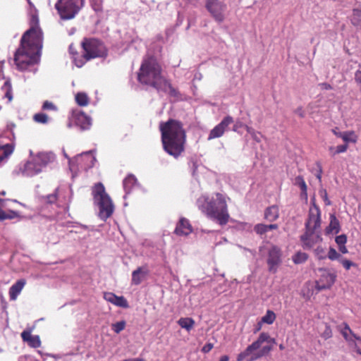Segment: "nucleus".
<instances>
[{
	"instance_id": "f257e3e1",
	"label": "nucleus",
	"mask_w": 361,
	"mask_h": 361,
	"mask_svg": "<svg viewBox=\"0 0 361 361\" xmlns=\"http://www.w3.org/2000/svg\"><path fill=\"white\" fill-rule=\"evenodd\" d=\"M31 23V27L23 34L20 47L14 56L15 63L20 71L26 70L29 66L39 61L42 48V32L35 16H32Z\"/></svg>"
},
{
	"instance_id": "f03ea898",
	"label": "nucleus",
	"mask_w": 361,
	"mask_h": 361,
	"mask_svg": "<svg viewBox=\"0 0 361 361\" xmlns=\"http://www.w3.org/2000/svg\"><path fill=\"white\" fill-rule=\"evenodd\" d=\"M164 149L174 158H178L185 149V132L180 121L169 119L159 124Z\"/></svg>"
},
{
	"instance_id": "7ed1b4c3",
	"label": "nucleus",
	"mask_w": 361,
	"mask_h": 361,
	"mask_svg": "<svg viewBox=\"0 0 361 361\" xmlns=\"http://www.w3.org/2000/svg\"><path fill=\"white\" fill-rule=\"evenodd\" d=\"M197 205L209 218L216 220L220 225H225L228 223L229 214L223 195L217 192L212 197L201 196L197 200Z\"/></svg>"
},
{
	"instance_id": "20e7f679",
	"label": "nucleus",
	"mask_w": 361,
	"mask_h": 361,
	"mask_svg": "<svg viewBox=\"0 0 361 361\" xmlns=\"http://www.w3.org/2000/svg\"><path fill=\"white\" fill-rule=\"evenodd\" d=\"M321 212L318 207H310L308 219L305 223V233L300 236L304 249H312L322 241L320 232Z\"/></svg>"
},
{
	"instance_id": "39448f33",
	"label": "nucleus",
	"mask_w": 361,
	"mask_h": 361,
	"mask_svg": "<svg viewBox=\"0 0 361 361\" xmlns=\"http://www.w3.org/2000/svg\"><path fill=\"white\" fill-rule=\"evenodd\" d=\"M166 78L162 75L161 68L153 57L145 59L137 75L138 81L144 85L157 88H164L163 82Z\"/></svg>"
},
{
	"instance_id": "423d86ee",
	"label": "nucleus",
	"mask_w": 361,
	"mask_h": 361,
	"mask_svg": "<svg viewBox=\"0 0 361 361\" xmlns=\"http://www.w3.org/2000/svg\"><path fill=\"white\" fill-rule=\"evenodd\" d=\"M269 339V334L262 332L257 341L248 345L246 349L238 354L237 361H255L264 356L267 355L271 350V346L264 345L261 348L262 344Z\"/></svg>"
},
{
	"instance_id": "0eeeda50",
	"label": "nucleus",
	"mask_w": 361,
	"mask_h": 361,
	"mask_svg": "<svg viewBox=\"0 0 361 361\" xmlns=\"http://www.w3.org/2000/svg\"><path fill=\"white\" fill-rule=\"evenodd\" d=\"M95 204L99 207V217L105 221L111 216L114 206L102 183L96 184L92 190Z\"/></svg>"
},
{
	"instance_id": "6e6552de",
	"label": "nucleus",
	"mask_w": 361,
	"mask_h": 361,
	"mask_svg": "<svg viewBox=\"0 0 361 361\" xmlns=\"http://www.w3.org/2000/svg\"><path fill=\"white\" fill-rule=\"evenodd\" d=\"M84 6V0H58L55 8L62 20L75 18Z\"/></svg>"
},
{
	"instance_id": "1a4fd4ad",
	"label": "nucleus",
	"mask_w": 361,
	"mask_h": 361,
	"mask_svg": "<svg viewBox=\"0 0 361 361\" xmlns=\"http://www.w3.org/2000/svg\"><path fill=\"white\" fill-rule=\"evenodd\" d=\"M84 49V57L86 60L106 55V49L104 44L97 39H85L82 42Z\"/></svg>"
},
{
	"instance_id": "9d476101",
	"label": "nucleus",
	"mask_w": 361,
	"mask_h": 361,
	"mask_svg": "<svg viewBox=\"0 0 361 361\" xmlns=\"http://www.w3.org/2000/svg\"><path fill=\"white\" fill-rule=\"evenodd\" d=\"M92 150H90L74 157V169L73 171H72L73 173H76L79 169L87 170L94 166L96 158L92 154Z\"/></svg>"
},
{
	"instance_id": "9b49d317",
	"label": "nucleus",
	"mask_w": 361,
	"mask_h": 361,
	"mask_svg": "<svg viewBox=\"0 0 361 361\" xmlns=\"http://www.w3.org/2000/svg\"><path fill=\"white\" fill-rule=\"evenodd\" d=\"M205 7L216 21L221 23L224 20L226 10L224 3L219 0H207Z\"/></svg>"
},
{
	"instance_id": "f8f14e48",
	"label": "nucleus",
	"mask_w": 361,
	"mask_h": 361,
	"mask_svg": "<svg viewBox=\"0 0 361 361\" xmlns=\"http://www.w3.org/2000/svg\"><path fill=\"white\" fill-rule=\"evenodd\" d=\"M42 171L38 163L32 157L30 160L27 161L18 170L14 171L17 175H22L25 177H32Z\"/></svg>"
},
{
	"instance_id": "ddd939ff",
	"label": "nucleus",
	"mask_w": 361,
	"mask_h": 361,
	"mask_svg": "<svg viewBox=\"0 0 361 361\" xmlns=\"http://www.w3.org/2000/svg\"><path fill=\"white\" fill-rule=\"evenodd\" d=\"M233 122V119L231 116H226L218 125L210 130L207 140H211L221 137L227 130L229 125Z\"/></svg>"
},
{
	"instance_id": "4468645a",
	"label": "nucleus",
	"mask_w": 361,
	"mask_h": 361,
	"mask_svg": "<svg viewBox=\"0 0 361 361\" xmlns=\"http://www.w3.org/2000/svg\"><path fill=\"white\" fill-rule=\"evenodd\" d=\"M281 250L276 246H272L269 251L267 259L269 271L270 272L274 274L277 271L278 267L281 262Z\"/></svg>"
},
{
	"instance_id": "2eb2a0df",
	"label": "nucleus",
	"mask_w": 361,
	"mask_h": 361,
	"mask_svg": "<svg viewBox=\"0 0 361 361\" xmlns=\"http://www.w3.org/2000/svg\"><path fill=\"white\" fill-rule=\"evenodd\" d=\"M72 117L75 125L79 126L82 130L89 129L92 125L90 117L82 111L78 110L73 111Z\"/></svg>"
},
{
	"instance_id": "dca6fc26",
	"label": "nucleus",
	"mask_w": 361,
	"mask_h": 361,
	"mask_svg": "<svg viewBox=\"0 0 361 361\" xmlns=\"http://www.w3.org/2000/svg\"><path fill=\"white\" fill-rule=\"evenodd\" d=\"M33 157L38 163L42 170L49 164L54 162L56 159L55 154L51 152H39Z\"/></svg>"
},
{
	"instance_id": "f3484780",
	"label": "nucleus",
	"mask_w": 361,
	"mask_h": 361,
	"mask_svg": "<svg viewBox=\"0 0 361 361\" xmlns=\"http://www.w3.org/2000/svg\"><path fill=\"white\" fill-rule=\"evenodd\" d=\"M192 231V228L190 221L184 217L180 218L176 225L175 233L178 235H188L191 233Z\"/></svg>"
},
{
	"instance_id": "a211bd4d",
	"label": "nucleus",
	"mask_w": 361,
	"mask_h": 361,
	"mask_svg": "<svg viewBox=\"0 0 361 361\" xmlns=\"http://www.w3.org/2000/svg\"><path fill=\"white\" fill-rule=\"evenodd\" d=\"M339 331L349 345H353L355 338L357 335L353 333L347 323H343L339 326Z\"/></svg>"
},
{
	"instance_id": "6ab92c4d",
	"label": "nucleus",
	"mask_w": 361,
	"mask_h": 361,
	"mask_svg": "<svg viewBox=\"0 0 361 361\" xmlns=\"http://www.w3.org/2000/svg\"><path fill=\"white\" fill-rule=\"evenodd\" d=\"M163 85L164 84V88H157V91L159 92H164L169 94L170 97H172L176 99H178L180 97L179 92L172 87L171 84L169 82L168 80L166 78L164 80L163 82H161Z\"/></svg>"
},
{
	"instance_id": "aec40b11",
	"label": "nucleus",
	"mask_w": 361,
	"mask_h": 361,
	"mask_svg": "<svg viewBox=\"0 0 361 361\" xmlns=\"http://www.w3.org/2000/svg\"><path fill=\"white\" fill-rule=\"evenodd\" d=\"M25 285V281L24 279H20L11 286L9 289V296L11 300H16L18 295L20 293Z\"/></svg>"
},
{
	"instance_id": "412c9836",
	"label": "nucleus",
	"mask_w": 361,
	"mask_h": 361,
	"mask_svg": "<svg viewBox=\"0 0 361 361\" xmlns=\"http://www.w3.org/2000/svg\"><path fill=\"white\" fill-rule=\"evenodd\" d=\"M279 217V209L276 205H271L264 211V219L268 221L273 222Z\"/></svg>"
},
{
	"instance_id": "4be33fe9",
	"label": "nucleus",
	"mask_w": 361,
	"mask_h": 361,
	"mask_svg": "<svg viewBox=\"0 0 361 361\" xmlns=\"http://www.w3.org/2000/svg\"><path fill=\"white\" fill-rule=\"evenodd\" d=\"M148 271L144 267H138L132 273V283L139 285L141 283L144 278L147 276Z\"/></svg>"
},
{
	"instance_id": "5701e85b",
	"label": "nucleus",
	"mask_w": 361,
	"mask_h": 361,
	"mask_svg": "<svg viewBox=\"0 0 361 361\" xmlns=\"http://www.w3.org/2000/svg\"><path fill=\"white\" fill-rule=\"evenodd\" d=\"M329 225L326 228V233L327 234L334 233H338L340 231V223L337 219L335 214H330L329 216Z\"/></svg>"
},
{
	"instance_id": "b1692460",
	"label": "nucleus",
	"mask_w": 361,
	"mask_h": 361,
	"mask_svg": "<svg viewBox=\"0 0 361 361\" xmlns=\"http://www.w3.org/2000/svg\"><path fill=\"white\" fill-rule=\"evenodd\" d=\"M137 185V179L135 176L130 174L128 175L123 182V189L126 192V195H124V198L126 197V195L129 194L131 190Z\"/></svg>"
},
{
	"instance_id": "393cba45",
	"label": "nucleus",
	"mask_w": 361,
	"mask_h": 361,
	"mask_svg": "<svg viewBox=\"0 0 361 361\" xmlns=\"http://www.w3.org/2000/svg\"><path fill=\"white\" fill-rule=\"evenodd\" d=\"M5 202V200L0 199V221L13 219L18 216V212L15 211L8 210V212H6L1 209V207H4Z\"/></svg>"
},
{
	"instance_id": "a878e982",
	"label": "nucleus",
	"mask_w": 361,
	"mask_h": 361,
	"mask_svg": "<svg viewBox=\"0 0 361 361\" xmlns=\"http://www.w3.org/2000/svg\"><path fill=\"white\" fill-rule=\"evenodd\" d=\"M325 280L326 283L324 284H319L318 283V289L323 290L329 288L335 282L336 280V276L333 274H326L325 275H323L320 281Z\"/></svg>"
},
{
	"instance_id": "bb28decb",
	"label": "nucleus",
	"mask_w": 361,
	"mask_h": 361,
	"mask_svg": "<svg viewBox=\"0 0 361 361\" xmlns=\"http://www.w3.org/2000/svg\"><path fill=\"white\" fill-rule=\"evenodd\" d=\"M13 152V146L10 144L0 145V164Z\"/></svg>"
},
{
	"instance_id": "cd10ccee",
	"label": "nucleus",
	"mask_w": 361,
	"mask_h": 361,
	"mask_svg": "<svg viewBox=\"0 0 361 361\" xmlns=\"http://www.w3.org/2000/svg\"><path fill=\"white\" fill-rule=\"evenodd\" d=\"M178 324L181 328L190 331L195 325V321L190 317H181L178 319Z\"/></svg>"
},
{
	"instance_id": "c85d7f7f",
	"label": "nucleus",
	"mask_w": 361,
	"mask_h": 361,
	"mask_svg": "<svg viewBox=\"0 0 361 361\" xmlns=\"http://www.w3.org/2000/svg\"><path fill=\"white\" fill-rule=\"evenodd\" d=\"M1 90L4 92V97L8 99V102H11L13 99V90L9 80L4 82Z\"/></svg>"
},
{
	"instance_id": "c756f323",
	"label": "nucleus",
	"mask_w": 361,
	"mask_h": 361,
	"mask_svg": "<svg viewBox=\"0 0 361 361\" xmlns=\"http://www.w3.org/2000/svg\"><path fill=\"white\" fill-rule=\"evenodd\" d=\"M75 99L76 103L80 106H85L89 104V97L85 92H78L75 94Z\"/></svg>"
},
{
	"instance_id": "7c9ffc66",
	"label": "nucleus",
	"mask_w": 361,
	"mask_h": 361,
	"mask_svg": "<svg viewBox=\"0 0 361 361\" xmlns=\"http://www.w3.org/2000/svg\"><path fill=\"white\" fill-rule=\"evenodd\" d=\"M294 184L295 185H298L300 188L301 195L302 196L307 197V187L304 178L301 176H298L297 177H295Z\"/></svg>"
},
{
	"instance_id": "2f4dec72",
	"label": "nucleus",
	"mask_w": 361,
	"mask_h": 361,
	"mask_svg": "<svg viewBox=\"0 0 361 361\" xmlns=\"http://www.w3.org/2000/svg\"><path fill=\"white\" fill-rule=\"evenodd\" d=\"M350 20L354 25H361V10L357 8L353 9Z\"/></svg>"
},
{
	"instance_id": "473e14b6",
	"label": "nucleus",
	"mask_w": 361,
	"mask_h": 361,
	"mask_svg": "<svg viewBox=\"0 0 361 361\" xmlns=\"http://www.w3.org/2000/svg\"><path fill=\"white\" fill-rule=\"evenodd\" d=\"M276 319V314L271 310H267L265 315L263 316L261 319V322L262 323H265L267 324H271Z\"/></svg>"
},
{
	"instance_id": "72a5a7b5",
	"label": "nucleus",
	"mask_w": 361,
	"mask_h": 361,
	"mask_svg": "<svg viewBox=\"0 0 361 361\" xmlns=\"http://www.w3.org/2000/svg\"><path fill=\"white\" fill-rule=\"evenodd\" d=\"M311 172L314 174L318 180L322 182V164L319 161H317L315 163V166L311 169Z\"/></svg>"
},
{
	"instance_id": "f704fd0d",
	"label": "nucleus",
	"mask_w": 361,
	"mask_h": 361,
	"mask_svg": "<svg viewBox=\"0 0 361 361\" xmlns=\"http://www.w3.org/2000/svg\"><path fill=\"white\" fill-rule=\"evenodd\" d=\"M58 197V189H56L51 194L43 196L42 197V201L47 204H54L56 202Z\"/></svg>"
},
{
	"instance_id": "c9c22d12",
	"label": "nucleus",
	"mask_w": 361,
	"mask_h": 361,
	"mask_svg": "<svg viewBox=\"0 0 361 361\" xmlns=\"http://www.w3.org/2000/svg\"><path fill=\"white\" fill-rule=\"evenodd\" d=\"M112 304L120 307H128V302L123 296H116Z\"/></svg>"
},
{
	"instance_id": "e433bc0d",
	"label": "nucleus",
	"mask_w": 361,
	"mask_h": 361,
	"mask_svg": "<svg viewBox=\"0 0 361 361\" xmlns=\"http://www.w3.org/2000/svg\"><path fill=\"white\" fill-rule=\"evenodd\" d=\"M307 259V255L305 252H298L293 257V261L295 264H301Z\"/></svg>"
},
{
	"instance_id": "4c0bfd02",
	"label": "nucleus",
	"mask_w": 361,
	"mask_h": 361,
	"mask_svg": "<svg viewBox=\"0 0 361 361\" xmlns=\"http://www.w3.org/2000/svg\"><path fill=\"white\" fill-rule=\"evenodd\" d=\"M314 254L319 259H324L326 258V247H323L317 245V248L314 250Z\"/></svg>"
},
{
	"instance_id": "58836bf2",
	"label": "nucleus",
	"mask_w": 361,
	"mask_h": 361,
	"mask_svg": "<svg viewBox=\"0 0 361 361\" xmlns=\"http://www.w3.org/2000/svg\"><path fill=\"white\" fill-rule=\"evenodd\" d=\"M33 118L35 122L44 124L47 123L49 120L47 115L44 113L36 114Z\"/></svg>"
},
{
	"instance_id": "ea45409f",
	"label": "nucleus",
	"mask_w": 361,
	"mask_h": 361,
	"mask_svg": "<svg viewBox=\"0 0 361 361\" xmlns=\"http://www.w3.org/2000/svg\"><path fill=\"white\" fill-rule=\"evenodd\" d=\"M93 10L96 12L102 11L103 0H90Z\"/></svg>"
},
{
	"instance_id": "a19ab883",
	"label": "nucleus",
	"mask_w": 361,
	"mask_h": 361,
	"mask_svg": "<svg viewBox=\"0 0 361 361\" xmlns=\"http://www.w3.org/2000/svg\"><path fill=\"white\" fill-rule=\"evenodd\" d=\"M27 343L32 348H39L41 345L39 336L37 335L32 336Z\"/></svg>"
},
{
	"instance_id": "79ce46f5",
	"label": "nucleus",
	"mask_w": 361,
	"mask_h": 361,
	"mask_svg": "<svg viewBox=\"0 0 361 361\" xmlns=\"http://www.w3.org/2000/svg\"><path fill=\"white\" fill-rule=\"evenodd\" d=\"M125 326H126L125 321H121V322H118L115 324H113L112 329L114 330V332H116V334H118L125 329Z\"/></svg>"
},
{
	"instance_id": "37998d69",
	"label": "nucleus",
	"mask_w": 361,
	"mask_h": 361,
	"mask_svg": "<svg viewBox=\"0 0 361 361\" xmlns=\"http://www.w3.org/2000/svg\"><path fill=\"white\" fill-rule=\"evenodd\" d=\"M254 231L259 235H262L264 233H266L268 232L267 231V226L266 224H256L254 227Z\"/></svg>"
},
{
	"instance_id": "c03bdc74",
	"label": "nucleus",
	"mask_w": 361,
	"mask_h": 361,
	"mask_svg": "<svg viewBox=\"0 0 361 361\" xmlns=\"http://www.w3.org/2000/svg\"><path fill=\"white\" fill-rule=\"evenodd\" d=\"M247 132L252 136V139L257 142H260L261 140V134L259 133L256 132L253 128L250 127H247Z\"/></svg>"
},
{
	"instance_id": "a18cd8bd",
	"label": "nucleus",
	"mask_w": 361,
	"mask_h": 361,
	"mask_svg": "<svg viewBox=\"0 0 361 361\" xmlns=\"http://www.w3.org/2000/svg\"><path fill=\"white\" fill-rule=\"evenodd\" d=\"M326 257L331 260H336L339 259L341 255L334 248L330 247Z\"/></svg>"
},
{
	"instance_id": "49530a36",
	"label": "nucleus",
	"mask_w": 361,
	"mask_h": 361,
	"mask_svg": "<svg viewBox=\"0 0 361 361\" xmlns=\"http://www.w3.org/2000/svg\"><path fill=\"white\" fill-rule=\"evenodd\" d=\"M321 336L326 340L332 337V331L329 325L325 324V329L324 331L321 334Z\"/></svg>"
},
{
	"instance_id": "de8ad7c7",
	"label": "nucleus",
	"mask_w": 361,
	"mask_h": 361,
	"mask_svg": "<svg viewBox=\"0 0 361 361\" xmlns=\"http://www.w3.org/2000/svg\"><path fill=\"white\" fill-rule=\"evenodd\" d=\"M351 347H354L356 352L361 355V338L359 336H357L356 338L354 340V342H353V345H350Z\"/></svg>"
},
{
	"instance_id": "09e8293b",
	"label": "nucleus",
	"mask_w": 361,
	"mask_h": 361,
	"mask_svg": "<svg viewBox=\"0 0 361 361\" xmlns=\"http://www.w3.org/2000/svg\"><path fill=\"white\" fill-rule=\"evenodd\" d=\"M335 241L338 246L343 245L347 242V237L345 234H341L336 237Z\"/></svg>"
},
{
	"instance_id": "8fccbe9b",
	"label": "nucleus",
	"mask_w": 361,
	"mask_h": 361,
	"mask_svg": "<svg viewBox=\"0 0 361 361\" xmlns=\"http://www.w3.org/2000/svg\"><path fill=\"white\" fill-rule=\"evenodd\" d=\"M319 195H320L321 197L322 198V200H324V202H325L326 205L331 204V201L328 198L327 192L325 189H321L319 190Z\"/></svg>"
},
{
	"instance_id": "3c124183",
	"label": "nucleus",
	"mask_w": 361,
	"mask_h": 361,
	"mask_svg": "<svg viewBox=\"0 0 361 361\" xmlns=\"http://www.w3.org/2000/svg\"><path fill=\"white\" fill-rule=\"evenodd\" d=\"M42 109L44 110H57L56 106L51 102L45 101L42 105Z\"/></svg>"
},
{
	"instance_id": "603ef678",
	"label": "nucleus",
	"mask_w": 361,
	"mask_h": 361,
	"mask_svg": "<svg viewBox=\"0 0 361 361\" xmlns=\"http://www.w3.org/2000/svg\"><path fill=\"white\" fill-rule=\"evenodd\" d=\"M116 295L114 293L108 292L104 293V298L105 300H106L109 302H111V304L114 302V299H116Z\"/></svg>"
},
{
	"instance_id": "864d4df0",
	"label": "nucleus",
	"mask_w": 361,
	"mask_h": 361,
	"mask_svg": "<svg viewBox=\"0 0 361 361\" xmlns=\"http://www.w3.org/2000/svg\"><path fill=\"white\" fill-rule=\"evenodd\" d=\"M348 149V145H341L336 147V149L335 152L333 153V156L336 155V154L343 153L345 152Z\"/></svg>"
},
{
	"instance_id": "5fc2aeb1",
	"label": "nucleus",
	"mask_w": 361,
	"mask_h": 361,
	"mask_svg": "<svg viewBox=\"0 0 361 361\" xmlns=\"http://www.w3.org/2000/svg\"><path fill=\"white\" fill-rule=\"evenodd\" d=\"M62 152H63V154L64 157L66 158L68 160V165H69L70 170L71 171H73V169H74V161H73V159H71L69 157V156L67 154V153L66 152L64 149H62Z\"/></svg>"
},
{
	"instance_id": "6e6d98bb",
	"label": "nucleus",
	"mask_w": 361,
	"mask_h": 361,
	"mask_svg": "<svg viewBox=\"0 0 361 361\" xmlns=\"http://www.w3.org/2000/svg\"><path fill=\"white\" fill-rule=\"evenodd\" d=\"M87 61V60H86L85 58L84 57V54L82 55V56L80 59H74L75 64L78 68L82 67L85 63V62Z\"/></svg>"
},
{
	"instance_id": "4d7b16f0",
	"label": "nucleus",
	"mask_w": 361,
	"mask_h": 361,
	"mask_svg": "<svg viewBox=\"0 0 361 361\" xmlns=\"http://www.w3.org/2000/svg\"><path fill=\"white\" fill-rule=\"evenodd\" d=\"M341 262L346 270H349L352 266L355 265L353 262L348 259H342Z\"/></svg>"
},
{
	"instance_id": "13d9d810",
	"label": "nucleus",
	"mask_w": 361,
	"mask_h": 361,
	"mask_svg": "<svg viewBox=\"0 0 361 361\" xmlns=\"http://www.w3.org/2000/svg\"><path fill=\"white\" fill-rule=\"evenodd\" d=\"M29 331H24L21 334V337L24 341H26L28 343V341L30 340V338L32 336Z\"/></svg>"
},
{
	"instance_id": "bf43d9fd",
	"label": "nucleus",
	"mask_w": 361,
	"mask_h": 361,
	"mask_svg": "<svg viewBox=\"0 0 361 361\" xmlns=\"http://www.w3.org/2000/svg\"><path fill=\"white\" fill-rule=\"evenodd\" d=\"M355 80L357 83L361 85V71H357L355 73Z\"/></svg>"
},
{
	"instance_id": "052dcab7",
	"label": "nucleus",
	"mask_w": 361,
	"mask_h": 361,
	"mask_svg": "<svg viewBox=\"0 0 361 361\" xmlns=\"http://www.w3.org/2000/svg\"><path fill=\"white\" fill-rule=\"evenodd\" d=\"M213 348V344L212 343H207L204 345L202 349V352L204 353H208Z\"/></svg>"
},
{
	"instance_id": "680f3d73",
	"label": "nucleus",
	"mask_w": 361,
	"mask_h": 361,
	"mask_svg": "<svg viewBox=\"0 0 361 361\" xmlns=\"http://www.w3.org/2000/svg\"><path fill=\"white\" fill-rule=\"evenodd\" d=\"M295 113L296 114H298L301 118L305 117V111L302 107H298V109H296L295 111Z\"/></svg>"
},
{
	"instance_id": "e2e57ef3",
	"label": "nucleus",
	"mask_w": 361,
	"mask_h": 361,
	"mask_svg": "<svg viewBox=\"0 0 361 361\" xmlns=\"http://www.w3.org/2000/svg\"><path fill=\"white\" fill-rule=\"evenodd\" d=\"M338 247H338L339 251H340L341 252H342L343 254H346V253H348V249H347V247H345V245H339Z\"/></svg>"
},
{
	"instance_id": "0e129e2a",
	"label": "nucleus",
	"mask_w": 361,
	"mask_h": 361,
	"mask_svg": "<svg viewBox=\"0 0 361 361\" xmlns=\"http://www.w3.org/2000/svg\"><path fill=\"white\" fill-rule=\"evenodd\" d=\"M319 85L321 86V87L322 89H324V90H330V89H331V86L329 84L326 83V82L321 83Z\"/></svg>"
},
{
	"instance_id": "69168bd1",
	"label": "nucleus",
	"mask_w": 361,
	"mask_h": 361,
	"mask_svg": "<svg viewBox=\"0 0 361 361\" xmlns=\"http://www.w3.org/2000/svg\"><path fill=\"white\" fill-rule=\"evenodd\" d=\"M262 324L263 323L261 321L257 323V324L256 325V327L254 330V333H257L262 329Z\"/></svg>"
},
{
	"instance_id": "338daca9",
	"label": "nucleus",
	"mask_w": 361,
	"mask_h": 361,
	"mask_svg": "<svg viewBox=\"0 0 361 361\" xmlns=\"http://www.w3.org/2000/svg\"><path fill=\"white\" fill-rule=\"evenodd\" d=\"M267 231H270V230H274V229H277L278 228V225L277 224H269V225H267Z\"/></svg>"
},
{
	"instance_id": "774afa93",
	"label": "nucleus",
	"mask_w": 361,
	"mask_h": 361,
	"mask_svg": "<svg viewBox=\"0 0 361 361\" xmlns=\"http://www.w3.org/2000/svg\"><path fill=\"white\" fill-rule=\"evenodd\" d=\"M229 357L227 355H224L220 358L219 361H228Z\"/></svg>"
}]
</instances>
